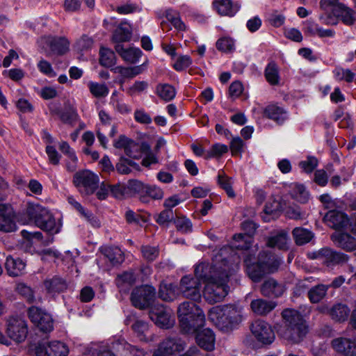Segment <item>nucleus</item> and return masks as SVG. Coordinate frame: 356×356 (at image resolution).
<instances>
[{"label":"nucleus","mask_w":356,"mask_h":356,"mask_svg":"<svg viewBox=\"0 0 356 356\" xmlns=\"http://www.w3.org/2000/svg\"><path fill=\"white\" fill-rule=\"evenodd\" d=\"M226 250L222 249L220 254L215 255L211 264L202 261L195 267L194 273L204 284L203 296L210 303L221 301L229 291L227 282L232 270L222 259Z\"/></svg>","instance_id":"1"},{"label":"nucleus","mask_w":356,"mask_h":356,"mask_svg":"<svg viewBox=\"0 0 356 356\" xmlns=\"http://www.w3.org/2000/svg\"><path fill=\"white\" fill-rule=\"evenodd\" d=\"M282 315L284 325L278 330L279 336L291 343L302 341L308 332V326L302 316L291 309L284 310Z\"/></svg>","instance_id":"2"},{"label":"nucleus","mask_w":356,"mask_h":356,"mask_svg":"<svg viewBox=\"0 0 356 356\" xmlns=\"http://www.w3.org/2000/svg\"><path fill=\"white\" fill-rule=\"evenodd\" d=\"M26 213L38 227L48 234L54 235L60 232L62 227L61 219L56 218L47 208L39 204L29 202Z\"/></svg>","instance_id":"3"},{"label":"nucleus","mask_w":356,"mask_h":356,"mask_svg":"<svg viewBox=\"0 0 356 356\" xmlns=\"http://www.w3.org/2000/svg\"><path fill=\"white\" fill-rule=\"evenodd\" d=\"M180 327L186 333H194L205 323V315L198 306L191 302H184L178 307Z\"/></svg>","instance_id":"4"},{"label":"nucleus","mask_w":356,"mask_h":356,"mask_svg":"<svg viewBox=\"0 0 356 356\" xmlns=\"http://www.w3.org/2000/svg\"><path fill=\"white\" fill-rule=\"evenodd\" d=\"M280 259L265 252L259 255L257 262L252 261V255H248L244 262L249 277L254 282H259L267 273H273L280 264Z\"/></svg>","instance_id":"5"},{"label":"nucleus","mask_w":356,"mask_h":356,"mask_svg":"<svg viewBox=\"0 0 356 356\" xmlns=\"http://www.w3.org/2000/svg\"><path fill=\"white\" fill-rule=\"evenodd\" d=\"M73 182L83 195L92 194L98 188L99 179L90 170H83L74 174Z\"/></svg>","instance_id":"6"},{"label":"nucleus","mask_w":356,"mask_h":356,"mask_svg":"<svg viewBox=\"0 0 356 356\" xmlns=\"http://www.w3.org/2000/svg\"><path fill=\"white\" fill-rule=\"evenodd\" d=\"M6 333L13 341L20 343L27 337L28 325L25 319L20 316H13L7 321Z\"/></svg>","instance_id":"7"},{"label":"nucleus","mask_w":356,"mask_h":356,"mask_svg":"<svg viewBox=\"0 0 356 356\" xmlns=\"http://www.w3.org/2000/svg\"><path fill=\"white\" fill-rule=\"evenodd\" d=\"M202 279L195 277L191 275L183 277L180 282V292L187 298L197 301L201 298V283Z\"/></svg>","instance_id":"8"},{"label":"nucleus","mask_w":356,"mask_h":356,"mask_svg":"<svg viewBox=\"0 0 356 356\" xmlns=\"http://www.w3.org/2000/svg\"><path fill=\"white\" fill-rule=\"evenodd\" d=\"M35 353L36 356H67L69 349L64 343L58 341L40 342L35 346Z\"/></svg>","instance_id":"9"},{"label":"nucleus","mask_w":356,"mask_h":356,"mask_svg":"<svg viewBox=\"0 0 356 356\" xmlns=\"http://www.w3.org/2000/svg\"><path fill=\"white\" fill-rule=\"evenodd\" d=\"M28 315L31 321L40 331L47 333L53 330V319L51 315L42 309L31 307L28 310Z\"/></svg>","instance_id":"10"},{"label":"nucleus","mask_w":356,"mask_h":356,"mask_svg":"<svg viewBox=\"0 0 356 356\" xmlns=\"http://www.w3.org/2000/svg\"><path fill=\"white\" fill-rule=\"evenodd\" d=\"M250 330L254 338L263 344H270L275 340V334L271 326L263 320L254 321Z\"/></svg>","instance_id":"11"},{"label":"nucleus","mask_w":356,"mask_h":356,"mask_svg":"<svg viewBox=\"0 0 356 356\" xmlns=\"http://www.w3.org/2000/svg\"><path fill=\"white\" fill-rule=\"evenodd\" d=\"M155 297V289L148 285L135 289L131 293V300L133 305L139 309L149 307Z\"/></svg>","instance_id":"12"},{"label":"nucleus","mask_w":356,"mask_h":356,"mask_svg":"<svg viewBox=\"0 0 356 356\" xmlns=\"http://www.w3.org/2000/svg\"><path fill=\"white\" fill-rule=\"evenodd\" d=\"M309 257L313 259H318L322 264L327 266L346 262L348 256L341 252H337L332 250L325 248L318 251L309 253Z\"/></svg>","instance_id":"13"},{"label":"nucleus","mask_w":356,"mask_h":356,"mask_svg":"<svg viewBox=\"0 0 356 356\" xmlns=\"http://www.w3.org/2000/svg\"><path fill=\"white\" fill-rule=\"evenodd\" d=\"M149 317L155 324L164 328L172 327L175 322L172 311L163 305L152 307L149 312Z\"/></svg>","instance_id":"14"},{"label":"nucleus","mask_w":356,"mask_h":356,"mask_svg":"<svg viewBox=\"0 0 356 356\" xmlns=\"http://www.w3.org/2000/svg\"><path fill=\"white\" fill-rule=\"evenodd\" d=\"M186 343L180 338H168L163 341L154 353V356H172L184 350Z\"/></svg>","instance_id":"15"},{"label":"nucleus","mask_w":356,"mask_h":356,"mask_svg":"<svg viewBox=\"0 0 356 356\" xmlns=\"http://www.w3.org/2000/svg\"><path fill=\"white\" fill-rule=\"evenodd\" d=\"M17 229L13 209L8 205L0 204V231L11 232Z\"/></svg>","instance_id":"16"},{"label":"nucleus","mask_w":356,"mask_h":356,"mask_svg":"<svg viewBox=\"0 0 356 356\" xmlns=\"http://www.w3.org/2000/svg\"><path fill=\"white\" fill-rule=\"evenodd\" d=\"M252 242V239L250 236H244L242 234H236L233 238L231 247H224L221 248L216 255L220 254V252L222 249H226V252L222 254V259H224V262L227 263L229 266L231 270H234V266L229 263L228 261V257H227V254L229 252L230 249L234 248L237 250H248Z\"/></svg>","instance_id":"17"},{"label":"nucleus","mask_w":356,"mask_h":356,"mask_svg":"<svg viewBox=\"0 0 356 356\" xmlns=\"http://www.w3.org/2000/svg\"><path fill=\"white\" fill-rule=\"evenodd\" d=\"M49 47L51 52L56 55H63L70 49V42L65 37L47 36L42 39Z\"/></svg>","instance_id":"18"},{"label":"nucleus","mask_w":356,"mask_h":356,"mask_svg":"<svg viewBox=\"0 0 356 356\" xmlns=\"http://www.w3.org/2000/svg\"><path fill=\"white\" fill-rule=\"evenodd\" d=\"M334 350L346 356H356V337L348 339L340 337L332 340Z\"/></svg>","instance_id":"19"},{"label":"nucleus","mask_w":356,"mask_h":356,"mask_svg":"<svg viewBox=\"0 0 356 356\" xmlns=\"http://www.w3.org/2000/svg\"><path fill=\"white\" fill-rule=\"evenodd\" d=\"M325 222L330 227L338 229L348 225L349 219L344 213L339 210H330L324 216Z\"/></svg>","instance_id":"20"},{"label":"nucleus","mask_w":356,"mask_h":356,"mask_svg":"<svg viewBox=\"0 0 356 356\" xmlns=\"http://www.w3.org/2000/svg\"><path fill=\"white\" fill-rule=\"evenodd\" d=\"M194 333H196L195 340L200 348L207 351L214 350L216 336L212 330L205 328L200 330L198 329Z\"/></svg>","instance_id":"21"},{"label":"nucleus","mask_w":356,"mask_h":356,"mask_svg":"<svg viewBox=\"0 0 356 356\" xmlns=\"http://www.w3.org/2000/svg\"><path fill=\"white\" fill-rule=\"evenodd\" d=\"M241 309L234 305H224V318L227 322V331L232 330L242 321Z\"/></svg>","instance_id":"22"},{"label":"nucleus","mask_w":356,"mask_h":356,"mask_svg":"<svg viewBox=\"0 0 356 356\" xmlns=\"http://www.w3.org/2000/svg\"><path fill=\"white\" fill-rule=\"evenodd\" d=\"M332 239L337 246L346 251H353L356 249V239L347 233L336 231L332 235Z\"/></svg>","instance_id":"23"},{"label":"nucleus","mask_w":356,"mask_h":356,"mask_svg":"<svg viewBox=\"0 0 356 356\" xmlns=\"http://www.w3.org/2000/svg\"><path fill=\"white\" fill-rule=\"evenodd\" d=\"M110 348L117 352L124 355H133L134 356H143L144 351L128 343L124 339H118L111 343Z\"/></svg>","instance_id":"24"},{"label":"nucleus","mask_w":356,"mask_h":356,"mask_svg":"<svg viewBox=\"0 0 356 356\" xmlns=\"http://www.w3.org/2000/svg\"><path fill=\"white\" fill-rule=\"evenodd\" d=\"M115 49L125 61L131 63L138 62L143 54L139 48L134 47L125 48L122 44H117Z\"/></svg>","instance_id":"25"},{"label":"nucleus","mask_w":356,"mask_h":356,"mask_svg":"<svg viewBox=\"0 0 356 356\" xmlns=\"http://www.w3.org/2000/svg\"><path fill=\"white\" fill-rule=\"evenodd\" d=\"M277 303L273 300H266L261 298L253 300L250 303L252 311L257 315L265 316L273 311Z\"/></svg>","instance_id":"26"},{"label":"nucleus","mask_w":356,"mask_h":356,"mask_svg":"<svg viewBox=\"0 0 356 356\" xmlns=\"http://www.w3.org/2000/svg\"><path fill=\"white\" fill-rule=\"evenodd\" d=\"M284 287L274 279L266 280L261 286V292L264 296L279 297L284 292Z\"/></svg>","instance_id":"27"},{"label":"nucleus","mask_w":356,"mask_h":356,"mask_svg":"<svg viewBox=\"0 0 356 356\" xmlns=\"http://www.w3.org/2000/svg\"><path fill=\"white\" fill-rule=\"evenodd\" d=\"M264 115L278 124H282L287 118L285 109L275 104H270L264 109Z\"/></svg>","instance_id":"28"},{"label":"nucleus","mask_w":356,"mask_h":356,"mask_svg":"<svg viewBox=\"0 0 356 356\" xmlns=\"http://www.w3.org/2000/svg\"><path fill=\"white\" fill-rule=\"evenodd\" d=\"M209 319L215 324L219 329L227 331L228 321L224 318V305L216 306L210 309L208 314Z\"/></svg>","instance_id":"29"},{"label":"nucleus","mask_w":356,"mask_h":356,"mask_svg":"<svg viewBox=\"0 0 356 356\" xmlns=\"http://www.w3.org/2000/svg\"><path fill=\"white\" fill-rule=\"evenodd\" d=\"M213 6L222 15L234 16L239 10L237 5H233L231 0H215Z\"/></svg>","instance_id":"30"},{"label":"nucleus","mask_w":356,"mask_h":356,"mask_svg":"<svg viewBox=\"0 0 356 356\" xmlns=\"http://www.w3.org/2000/svg\"><path fill=\"white\" fill-rule=\"evenodd\" d=\"M26 264L20 259H14L12 257H8L6 261V268L10 276L16 277L22 274Z\"/></svg>","instance_id":"31"},{"label":"nucleus","mask_w":356,"mask_h":356,"mask_svg":"<svg viewBox=\"0 0 356 356\" xmlns=\"http://www.w3.org/2000/svg\"><path fill=\"white\" fill-rule=\"evenodd\" d=\"M281 210V205L279 201L271 198L270 199L264 209V215L262 218L265 222H269L278 216V213Z\"/></svg>","instance_id":"32"},{"label":"nucleus","mask_w":356,"mask_h":356,"mask_svg":"<svg viewBox=\"0 0 356 356\" xmlns=\"http://www.w3.org/2000/svg\"><path fill=\"white\" fill-rule=\"evenodd\" d=\"M44 284L47 292L52 295L63 292L67 288L66 282L58 277L46 280Z\"/></svg>","instance_id":"33"},{"label":"nucleus","mask_w":356,"mask_h":356,"mask_svg":"<svg viewBox=\"0 0 356 356\" xmlns=\"http://www.w3.org/2000/svg\"><path fill=\"white\" fill-rule=\"evenodd\" d=\"M101 251L113 264H120L124 260L123 252L118 247H102Z\"/></svg>","instance_id":"34"},{"label":"nucleus","mask_w":356,"mask_h":356,"mask_svg":"<svg viewBox=\"0 0 356 356\" xmlns=\"http://www.w3.org/2000/svg\"><path fill=\"white\" fill-rule=\"evenodd\" d=\"M334 15L339 17L342 22L347 26L353 25L356 21L355 12L344 4L341 6Z\"/></svg>","instance_id":"35"},{"label":"nucleus","mask_w":356,"mask_h":356,"mask_svg":"<svg viewBox=\"0 0 356 356\" xmlns=\"http://www.w3.org/2000/svg\"><path fill=\"white\" fill-rule=\"evenodd\" d=\"M264 76L270 85H278L280 78L277 65L274 62L269 63L265 68Z\"/></svg>","instance_id":"36"},{"label":"nucleus","mask_w":356,"mask_h":356,"mask_svg":"<svg viewBox=\"0 0 356 356\" xmlns=\"http://www.w3.org/2000/svg\"><path fill=\"white\" fill-rule=\"evenodd\" d=\"M289 237L285 232H280L277 235L269 238L267 245L270 248H277L280 250H286L288 248Z\"/></svg>","instance_id":"37"},{"label":"nucleus","mask_w":356,"mask_h":356,"mask_svg":"<svg viewBox=\"0 0 356 356\" xmlns=\"http://www.w3.org/2000/svg\"><path fill=\"white\" fill-rule=\"evenodd\" d=\"M131 36V29L129 24L123 22L115 29L113 38L115 42H122L129 40Z\"/></svg>","instance_id":"38"},{"label":"nucleus","mask_w":356,"mask_h":356,"mask_svg":"<svg viewBox=\"0 0 356 356\" xmlns=\"http://www.w3.org/2000/svg\"><path fill=\"white\" fill-rule=\"evenodd\" d=\"M293 236L297 245H302L309 243L314 237L313 233L307 229L296 227Z\"/></svg>","instance_id":"39"},{"label":"nucleus","mask_w":356,"mask_h":356,"mask_svg":"<svg viewBox=\"0 0 356 356\" xmlns=\"http://www.w3.org/2000/svg\"><path fill=\"white\" fill-rule=\"evenodd\" d=\"M156 92L158 96L165 102L173 99L176 95L175 88L168 83H161L156 86Z\"/></svg>","instance_id":"40"},{"label":"nucleus","mask_w":356,"mask_h":356,"mask_svg":"<svg viewBox=\"0 0 356 356\" xmlns=\"http://www.w3.org/2000/svg\"><path fill=\"white\" fill-rule=\"evenodd\" d=\"M218 182L220 186L225 191L229 197L234 198L235 197V193L232 189L233 179L227 176L223 171L218 172Z\"/></svg>","instance_id":"41"},{"label":"nucleus","mask_w":356,"mask_h":356,"mask_svg":"<svg viewBox=\"0 0 356 356\" xmlns=\"http://www.w3.org/2000/svg\"><path fill=\"white\" fill-rule=\"evenodd\" d=\"M328 285L318 284L308 291V297L312 303L319 302L326 295Z\"/></svg>","instance_id":"42"},{"label":"nucleus","mask_w":356,"mask_h":356,"mask_svg":"<svg viewBox=\"0 0 356 356\" xmlns=\"http://www.w3.org/2000/svg\"><path fill=\"white\" fill-rule=\"evenodd\" d=\"M159 295L165 301H172L176 298L177 291L172 284L162 283L160 286Z\"/></svg>","instance_id":"43"},{"label":"nucleus","mask_w":356,"mask_h":356,"mask_svg":"<svg viewBox=\"0 0 356 356\" xmlns=\"http://www.w3.org/2000/svg\"><path fill=\"white\" fill-rule=\"evenodd\" d=\"M350 310L344 305L337 304L330 310V315L332 319L338 321H343L347 319Z\"/></svg>","instance_id":"44"},{"label":"nucleus","mask_w":356,"mask_h":356,"mask_svg":"<svg viewBox=\"0 0 356 356\" xmlns=\"http://www.w3.org/2000/svg\"><path fill=\"white\" fill-rule=\"evenodd\" d=\"M88 87L90 93L97 98L105 97L109 92V89L105 83L89 81Z\"/></svg>","instance_id":"45"},{"label":"nucleus","mask_w":356,"mask_h":356,"mask_svg":"<svg viewBox=\"0 0 356 356\" xmlns=\"http://www.w3.org/2000/svg\"><path fill=\"white\" fill-rule=\"evenodd\" d=\"M139 165L129 159L121 157L116 165L117 170L121 174H129L133 170H139Z\"/></svg>","instance_id":"46"},{"label":"nucleus","mask_w":356,"mask_h":356,"mask_svg":"<svg viewBox=\"0 0 356 356\" xmlns=\"http://www.w3.org/2000/svg\"><path fill=\"white\" fill-rule=\"evenodd\" d=\"M149 146L147 145H140L138 143L131 140L127 147L124 151L127 156L134 158L139 159L142 156V151L148 150Z\"/></svg>","instance_id":"47"},{"label":"nucleus","mask_w":356,"mask_h":356,"mask_svg":"<svg viewBox=\"0 0 356 356\" xmlns=\"http://www.w3.org/2000/svg\"><path fill=\"white\" fill-rule=\"evenodd\" d=\"M99 63L106 67H111L115 65V56L113 51L108 48H102L99 51Z\"/></svg>","instance_id":"48"},{"label":"nucleus","mask_w":356,"mask_h":356,"mask_svg":"<svg viewBox=\"0 0 356 356\" xmlns=\"http://www.w3.org/2000/svg\"><path fill=\"white\" fill-rule=\"evenodd\" d=\"M216 46L219 51L229 53L235 50V41L231 37L224 36L217 40Z\"/></svg>","instance_id":"49"},{"label":"nucleus","mask_w":356,"mask_h":356,"mask_svg":"<svg viewBox=\"0 0 356 356\" xmlns=\"http://www.w3.org/2000/svg\"><path fill=\"white\" fill-rule=\"evenodd\" d=\"M333 75L337 81H345L348 83L352 82L355 77V73L350 70L341 67H337L334 68L333 70Z\"/></svg>","instance_id":"50"},{"label":"nucleus","mask_w":356,"mask_h":356,"mask_svg":"<svg viewBox=\"0 0 356 356\" xmlns=\"http://www.w3.org/2000/svg\"><path fill=\"white\" fill-rule=\"evenodd\" d=\"M111 103L113 104L114 109L121 114H127L131 111V108L118 97L116 91L112 93Z\"/></svg>","instance_id":"51"},{"label":"nucleus","mask_w":356,"mask_h":356,"mask_svg":"<svg viewBox=\"0 0 356 356\" xmlns=\"http://www.w3.org/2000/svg\"><path fill=\"white\" fill-rule=\"evenodd\" d=\"M291 195L295 200L301 203L306 202L309 199V193L302 184H295Z\"/></svg>","instance_id":"52"},{"label":"nucleus","mask_w":356,"mask_h":356,"mask_svg":"<svg viewBox=\"0 0 356 356\" xmlns=\"http://www.w3.org/2000/svg\"><path fill=\"white\" fill-rule=\"evenodd\" d=\"M132 328L140 341H148L146 334L148 332L149 325L147 323L143 321H136L135 323L133 324Z\"/></svg>","instance_id":"53"},{"label":"nucleus","mask_w":356,"mask_h":356,"mask_svg":"<svg viewBox=\"0 0 356 356\" xmlns=\"http://www.w3.org/2000/svg\"><path fill=\"white\" fill-rule=\"evenodd\" d=\"M227 151L228 147L227 145L220 143L214 144L208 151H207L205 159L220 157Z\"/></svg>","instance_id":"54"},{"label":"nucleus","mask_w":356,"mask_h":356,"mask_svg":"<svg viewBox=\"0 0 356 356\" xmlns=\"http://www.w3.org/2000/svg\"><path fill=\"white\" fill-rule=\"evenodd\" d=\"M175 224L177 230L181 233H189L192 232V222L186 217L177 218L175 220Z\"/></svg>","instance_id":"55"},{"label":"nucleus","mask_w":356,"mask_h":356,"mask_svg":"<svg viewBox=\"0 0 356 356\" xmlns=\"http://www.w3.org/2000/svg\"><path fill=\"white\" fill-rule=\"evenodd\" d=\"M124 216L127 222L129 224L143 225L148 220L147 218L140 216L130 209L126 211Z\"/></svg>","instance_id":"56"},{"label":"nucleus","mask_w":356,"mask_h":356,"mask_svg":"<svg viewBox=\"0 0 356 356\" xmlns=\"http://www.w3.org/2000/svg\"><path fill=\"white\" fill-rule=\"evenodd\" d=\"M342 5L343 3H339V0H321L320 1L321 8L325 12L332 11L334 15Z\"/></svg>","instance_id":"57"},{"label":"nucleus","mask_w":356,"mask_h":356,"mask_svg":"<svg viewBox=\"0 0 356 356\" xmlns=\"http://www.w3.org/2000/svg\"><path fill=\"white\" fill-rule=\"evenodd\" d=\"M192 64V59L189 56L182 55L179 56L172 66L177 71H182L188 68Z\"/></svg>","instance_id":"58"},{"label":"nucleus","mask_w":356,"mask_h":356,"mask_svg":"<svg viewBox=\"0 0 356 356\" xmlns=\"http://www.w3.org/2000/svg\"><path fill=\"white\" fill-rule=\"evenodd\" d=\"M318 165V160L314 156H308L299 163L300 168L307 173L312 172Z\"/></svg>","instance_id":"59"},{"label":"nucleus","mask_w":356,"mask_h":356,"mask_svg":"<svg viewBox=\"0 0 356 356\" xmlns=\"http://www.w3.org/2000/svg\"><path fill=\"white\" fill-rule=\"evenodd\" d=\"M144 194L154 200H161L164 196L163 190L156 185H146Z\"/></svg>","instance_id":"60"},{"label":"nucleus","mask_w":356,"mask_h":356,"mask_svg":"<svg viewBox=\"0 0 356 356\" xmlns=\"http://www.w3.org/2000/svg\"><path fill=\"white\" fill-rule=\"evenodd\" d=\"M141 252L144 259L151 261L156 259L159 251L157 247L144 245L141 248Z\"/></svg>","instance_id":"61"},{"label":"nucleus","mask_w":356,"mask_h":356,"mask_svg":"<svg viewBox=\"0 0 356 356\" xmlns=\"http://www.w3.org/2000/svg\"><path fill=\"white\" fill-rule=\"evenodd\" d=\"M127 187V191H130L138 194H144L146 185L138 180H130Z\"/></svg>","instance_id":"62"},{"label":"nucleus","mask_w":356,"mask_h":356,"mask_svg":"<svg viewBox=\"0 0 356 356\" xmlns=\"http://www.w3.org/2000/svg\"><path fill=\"white\" fill-rule=\"evenodd\" d=\"M58 148L68 158V160H71L73 162L78 160L74 150L67 142L62 141L60 143Z\"/></svg>","instance_id":"63"},{"label":"nucleus","mask_w":356,"mask_h":356,"mask_svg":"<svg viewBox=\"0 0 356 356\" xmlns=\"http://www.w3.org/2000/svg\"><path fill=\"white\" fill-rule=\"evenodd\" d=\"M135 120L140 124H149L152 122V118L143 108L137 109L134 112Z\"/></svg>","instance_id":"64"}]
</instances>
